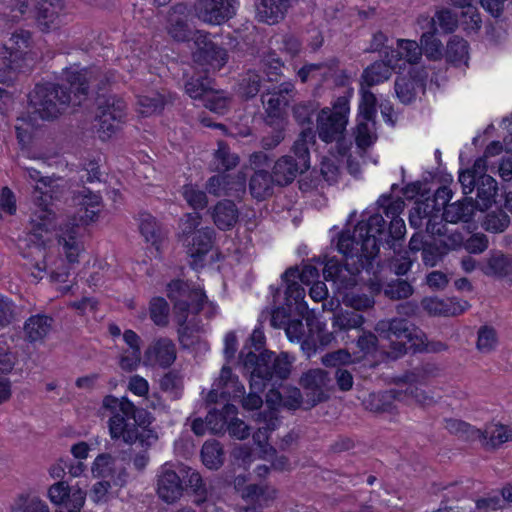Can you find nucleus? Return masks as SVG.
I'll return each mask as SVG.
<instances>
[{"instance_id":"1","label":"nucleus","mask_w":512,"mask_h":512,"mask_svg":"<svg viewBox=\"0 0 512 512\" xmlns=\"http://www.w3.org/2000/svg\"><path fill=\"white\" fill-rule=\"evenodd\" d=\"M63 83L46 82L36 84L29 93V114L42 120H54L62 115L70 104L80 105L93 82V72L66 69Z\"/></svg>"},{"instance_id":"2","label":"nucleus","mask_w":512,"mask_h":512,"mask_svg":"<svg viewBox=\"0 0 512 512\" xmlns=\"http://www.w3.org/2000/svg\"><path fill=\"white\" fill-rule=\"evenodd\" d=\"M376 226H353L337 236L336 247L346 259L344 270L335 284L338 290L350 292L357 285V274L362 270L375 274V259L378 255V238L370 232Z\"/></svg>"},{"instance_id":"3","label":"nucleus","mask_w":512,"mask_h":512,"mask_svg":"<svg viewBox=\"0 0 512 512\" xmlns=\"http://www.w3.org/2000/svg\"><path fill=\"white\" fill-rule=\"evenodd\" d=\"M294 358L287 352L276 354L264 350L259 354L247 347H243L239 353V364L243 372L264 384L271 385L273 391L276 385L287 379L291 373Z\"/></svg>"},{"instance_id":"4","label":"nucleus","mask_w":512,"mask_h":512,"mask_svg":"<svg viewBox=\"0 0 512 512\" xmlns=\"http://www.w3.org/2000/svg\"><path fill=\"white\" fill-rule=\"evenodd\" d=\"M31 34L26 30H17L3 44L0 63V83L11 85L18 74L31 71L37 56L30 50Z\"/></svg>"},{"instance_id":"5","label":"nucleus","mask_w":512,"mask_h":512,"mask_svg":"<svg viewBox=\"0 0 512 512\" xmlns=\"http://www.w3.org/2000/svg\"><path fill=\"white\" fill-rule=\"evenodd\" d=\"M375 331L390 341L388 355L397 359L408 350L416 352L424 344V333L405 318L383 319L377 322Z\"/></svg>"},{"instance_id":"6","label":"nucleus","mask_w":512,"mask_h":512,"mask_svg":"<svg viewBox=\"0 0 512 512\" xmlns=\"http://www.w3.org/2000/svg\"><path fill=\"white\" fill-rule=\"evenodd\" d=\"M250 393L244 397L245 388L239 383L238 378L234 377L232 370L228 366H223L220 377L213 384V389L209 393V400L216 401L218 395L226 399L229 397L241 398L245 409L255 410L262 406L263 400L260 394L267 387L264 382L249 376Z\"/></svg>"},{"instance_id":"7","label":"nucleus","mask_w":512,"mask_h":512,"mask_svg":"<svg viewBox=\"0 0 512 512\" xmlns=\"http://www.w3.org/2000/svg\"><path fill=\"white\" fill-rule=\"evenodd\" d=\"M167 296L173 302L176 323L183 324L189 313L198 314L207 301L205 292L182 280H173L167 286Z\"/></svg>"},{"instance_id":"8","label":"nucleus","mask_w":512,"mask_h":512,"mask_svg":"<svg viewBox=\"0 0 512 512\" xmlns=\"http://www.w3.org/2000/svg\"><path fill=\"white\" fill-rule=\"evenodd\" d=\"M406 226H376L370 232L378 238V249L380 246H387L393 250L394 255L389 262L390 270L396 275H405L412 266V259L409 251H401L403 236Z\"/></svg>"},{"instance_id":"9","label":"nucleus","mask_w":512,"mask_h":512,"mask_svg":"<svg viewBox=\"0 0 512 512\" xmlns=\"http://www.w3.org/2000/svg\"><path fill=\"white\" fill-rule=\"evenodd\" d=\"M426 229L436 236L424 242L421 257L425 266H436L450 250L462 246L463 235L460 232L455 231L448 234L447 226H426Z\"/></svg>"},{"instance_id":"10","label":"nucleus","mask_w":512,"mask_h":512,"mask_svg":"<svg viewBox=\"0 0 512 512\" xmlns=\"http://www.w3.org/2000/svg\"><path fill=\"white\" fill-rule=\"evenodd\" d=\"M348 112L349 102L346 97H338L332 109H322L317 117L319 138L326 143L338 142L346 130Z\"/></svg>"},{"instance_id":"11","label":"nucleus","mask_w":512,"mask_h":512,"mask_svg":"<svg viewBox=\"0 0 512 512\" xmlns=\"http://www.w3.org/2000/svg\"><path fill=\"white\" fill-rule=\"evenodd\" d=\"M405 207V202L400 197L381 195L375 206L366 209L361 214V219L356 224H405L400 217Z\"/></svg>"},{"instance_id":"12","label":"nucleus","mask_w":512,"mask_h":512,"mask_svg":"<svg viewBox=\"0 0 512 512\" xmlns=\"http://www.w3.org/2000/svg\"><path fill=\"white\" fill-rule=\"evenodd\" d=\"M452 190L447 186L439 187L433 197L416 201L409 210V224H419L426 220V224H438L436 220L442 214L443 207L452 199Z\"/></svg>"},{"instance_id":"13","label":"nucleus","mask_w":512,"mask_h":512,"mask_svg":"<svg viewBox=\"0 0 512 512\" xmlns=\"http://www.w3.org/2000/svg\"><path fill=\"white\" fill-rule=\"evenodd\" d=\"M187 226L181 236V241L187 247V253L193 258L192 266L202 268L204 266L203 257L212 249L215 232L210 226L201 227Z\"/></svg>"},{"instance_id":"14","label":"nucleus","mask_w":512,"mask_h":512,"mask_svg":"<svg viewBox=\"0 0 512 512\" xmlns=\"http://www.w3.org/2000/svg\"><path fill=\"white\" fill-rule=\"evenodd\" d=\"M238 0H195V16L208 25H222L236 15Z\"/></svg>"},{"instance_id":"15","label":"nucleus","mask_w":512,"mask_h":512,"mask_svg":"<svg viewBox=\"0 0 512 512\" xmlns=\"http://www.w3.org/2000/svg\"><path fill=\"white\" fill-rule=\"evenodd\" d=\"M193 42L196 50L193 52V60L200 65H209L220 69L228 61L226 49L214 43L209 33L201 30L195 31Z\"/></svg>"},{"instance_id":"16","label":"nucleus","mask_w":512,"mask_h":512,"mask_svg":"<svg viewBox=\"0 0 512 512\" xmlns=\"http://www.w3.org/2000/svg\"><path fill=\"white\" fill-rule=\"evenodd\" d=\"M57 239L70 265L79 263V256L85 251L90 234L86 226H60Z\"/></svg>"},{"instance_id":"17","label":"nucleus","mask_w":512,"mask_h":512,"mask_svg":"<svg viewBox=\"0 0 512 512\" xmlns=\"http://www.w3.org/2000/svg\"><path fill=\"white\" fill-rule=\"evenodd\" d=\"M126 115L125 101L116 96L109 95L98 100L99 130L110 135L118 128V124Z\"/></svg>"},{"instance_id":"18","label":"nucleus","mask_w":512,"mask_h":512,"mask_svg":"<svg viewBox=\"0 0 512 512\" xmlns=\"http://www.w3.org/2000/svg\"><path fill=\"white\" fill-rule=\"evenodd\" d=\"M91 471L94 477L111 481L116 487H123L129 476L126 467L118 464L117 459L109 453L99 454Z\"/></svg>"},{"instance_id":"19","label":"nucleus","mask_w":512,"mask_h":512,"mask_svg":"<svg viewBox=\"0 0 512 512\" xmlns=\"http://www.w3.org/2000/svg\"><path fill=\"white\" fill-rule=\"evenodd\" d=\"M300 384L307 392L310 406L313 407L327 399L325 390L332 387V378L329 371L322 369H311L304 373Z\"/></svg>"},{"instance_id":"20","label":"nucleus","mask_w":512,"mask_h":512,"mask_svg":"<svg viewBox=\"0 0 512 512\" xmlns=\"http://www.w3.org/2000/svg\"><path fill=\"white\" fill-rule=\"evenodd\" d=\"M74 203L79 206L75 220L82 224L104 220L102 217V197L88 188H84L75 194Z\"/></svg>"},{"instance_id":"21","label":"nucleus","mask_w":512,"mask_h":512,"mask_svg":"<svg viewBox=\"0 0 512 512\" xmlns=\"http://www.w3.org/2000/svg\"><path fill=\"white\" fill-rule=\"evenodd\" d=\"M184 492V484L180 475V467L172 470L164 466L157 481L158 496L167 503L177 501Z\"/></svg>"},{"instance_id":"22","label":"nucleus","mask_w":512,"mask_h":512,"mask_svg":"<svg viewBox=\"0 0 512 512\" xmlns=\"http://www.w3.org/2000/svg\"><path fill=\"white\" fill-rule=\"evenodd\" d=\"M63 0H42L37 7V25L43 32L60 26L63 18Z\"/></svg>"},{"instance_id":"23","label":"nucleus","mask_w":512,"mask_h":512,"mask_svg":"<svg viewBox=\"0 0 512 512\" xmlns=\"http://www.w3.org/2000/svg\"><path fill=\"white\" fill-rule=\"evenodd\" d=\"M176 359V347L169 338H159L145 351V362L150 365L158 364L163 368L171 366Z\"/></svg>"},{"instance_id":"24","label":"nucleus","mask_w":512,"mask_h":512,"mask_svg":"<svg viewBox=\"0 0 512 512\" xmlns=\"http://www.w3.org/2000/svg\"><path fill=\"white\" fill-rule=\"evenodd\" d=\"M441 216L446 223L457 224L458 222L469 223L476 211H479V205L472 197H465L452 204H446L442 209Z\"/></svg>"},{"instance_id":"25","label":"nucleus","mask_w":512,"mask_h":512,"mask_svg":"<svg viewBox=\"0 0 512 512\" xmlns=\"http://www.w3.org/2000/svg\"><path fill=\"white\" fill-rule=\"evenodd\" d=\"M305 171L307 170L295 162V157L292 155L281 156L272 167L276 185L282 187L291 184L299 174Z\"/></svg>"},{"instance_id":"26","label":"nucleus","mask_w":512,"mask_h":512,"mask_svg":"<svg viewBox=\"0 0 512 512\" xmlns=\"http://www.w3.org/2000/svg\"><path fill=\"white\" fill-rule=\"evenodd\" d=\"M256 16L260 22L273 25L284 19L289 0H255Z\"/></svg>"},{"instance_id":"27","label":"nucleus","mask_w":512,"mask_h":512,"mask_svg":"<svg viewBox=\"0 0 512 512\" xmlns=\"http://www.w3.org/2000/svg\"><path fill=\"white\" fill-rule=\"evenodd\" d=\"M479 269L488 277L512 279V257L494 252L479 264Z\"/></svg>"},{"instance_id":"28","label":"nucleus","mask_w":512,"mask_h":512,"mask_svg":"<svg viewBox=\"0 0 512 512\" xmlns=\"http://www.w3.org/2000/svg\"><path fill=\"white\" fill-rule=\"evenodd\" d=\"M370 288L373 293H383L386 298L393 301L408 299L414 293L411 283L400 278L392 279L386 283L373 282Z\"/></svg>"},{"instance_id":"29","label":"nucleus","mask_w":512,"mask_h":512,"mask_svg":"<svg viewBox=\"0 0 512 512\" xmlns=\"http://www.w3.org/2000/svg\"><path fill=\"white\" fill-rule=\"evenodd\" d=\"M480 434L476 436V440H479L487 450L497 449L502 444L512 441V429L502 424L486 425L484 430H480Z\"/></svg>"},{"instance_id":"30","label":"nucleus","mask_w":512,"mask_h":512,"mask_svg":"<svg viewBox=\"0 0 512 512\" xmlns=\"http://www.w3.org/2000/svg\"><path fill=\"white\" fill-rule=\"evenodd\" d=\"M53 318L43 314L30 316L24 323V339L29 343L42 341L50 332Z\"/></svg>"},{"instance_id":"31","label":"nucleus","mask_w":512,"mask_h":512,"mask_svg":"<svg viewBox=\"0 0 512 512\" xmlns=\"http://www.w3.org/2000/svg\"><path fill=\"white\" fill-rule=\"evenodd\" d=\"M395 401H405V393L402 389H390L370 394L368 408L378 413H391L395 409Z\"/></svg>"},{"instance_id":"32","label":"nucleus","mask_w":512,"mask_h":512,"mask_svg":"<svg viewBox=\"0 0 512 512\" xmlns=\"http://www.w3.org/2000/svg\"><path fill=\"white\" fill-rule=\"evenodd\" d=\"M423 20L429 26V30L424 32L420 39L422 54H424L429 60H439L443 56V46L441 41L435 37L437 31L435 26V19L423 17Z\"/></svg>"},{"instance_id":"33","label":"nucleus","mask_w":512,"mask_h":512,"mask_svg":"<svg viewBox=\"0 0 512 512\" xmlns=\"http://www.w3.org/2000/svg\"><path fill=\"white\" fill-rule=\"evenodd\" d=\"M180 475L185 489H191L195 495L194 503L202 505L207 499V488L199 472L188 466H180Z\"/></svg>"},{"instance_id":"34","label":"nucleus","mask_w":512,"mask_h":512,"mask_svg":"<svg viewBox=\"0 0 512 512\" xmlns=\"http://www.w3.org/2000/svg\"><path fill=\"white\" fill-rule=\"evenodd\" d=\"M274 185H276V182L273 173L265 169L256 170L249 182L251 195L258 200L271 196Z\"/></svg>"},{"instance_id":"35","label":"nucleus","mask_w":512,"mask_h":512,"mask_svg":"<svg viewBox=\"0 0 512 512\" xmlns=\"http://www.w3.org/2000/svg\"><path fill=\"white\" fill-rule=\"evenodd\" d=\"M476 189L478 200L475 202L479 205V211L485 212L495 202V196L498 191L497 182L490 175L483 173L477 179Z\"/></svg>"},{"instance_id":"36","label":"nucleus","mask_w":512,"mask_h":512,"mask_svg":"<svg viewBox=\"0 0 512 512\" xmlns=\"http://www.w3.org/2000/svg\"><path fill=\"white\" fill-rule=\"evenodd\" d=\"M51 196L41 191L36 186L33 192V201L36 206L32 219V224H44L45 222H52L55 220V212L50 203Z\"/></svg>"},{"instance_id":"37","label":"nucleus","mask_w":512,"mask_h":512,"mask_svg":"<svg viewBox=\"0 0 512 512\" xmlns=\"http://www.w3.org/2000/svg\"><path fill=\"white\" fill-rule=\"evenodd\" d=\"M418 89H424V83L420 78L411 74L396 78L395 92L402 103H411L415 99Z\"/></svg>"},{"instance_id":"38","label":"nucleus","mask_w":512,"mask_h":512,"mask_svg":"<svg viewBox=\"0 0 512 512\" xmlns=\"http://www.w3.org/2000/svg\"><path fill=\"white\" fill-rule=\"evenodd\" d=\"M392 72L389 64L382 61H375L366 67L361 75L360 86L371 88L387 81Z\"/></svg>"},{"instance_id":"39","label":"nucleus","mask_w":512,"mask_h":512,"mask_svg":"<svg viewBox=\"0 0 512 512\" xmlns=\"http://www.w3.org/2000/svg\"><path fill=\"white\" fill-rule=\"evenodd\" d=\"M277 496V490L269 485L249 484L242 491V498L246 502L259 503L267 506Z\"/></svg>"},{"instance_id":"40","label":"nucleus","mask_w":512,"mask_h":512,"mask_svg":"<svg viewBox=\"0 0 512 512\" xmlns=\"http://www.w3.org/2000/svg\"><path fill=\"white\" fill-rule=\"evenodd\" d=\"M315 132L312 128L304 129L292 147L295 162L308 170L310 168V152L308 145L314 143Z\"/></svg>"},{"instance_id":"41","label":"nucleus","mask_w":512,"mask_h":512,"mask_svg":"<svg viewBox=\"0 0 512 512\" xmlns=\"http://www.w3.org/2000/svg\"><path fill=\"white\" fill-rule=\"evenodd\" d=\"M262 103L267 114L265 123H272V121L279 123V121H285L283 111L288 105L284 97H280L275 90L268 91L262 95Z\"/></svg>"},{"instance_id":"42","label":"nucleus","mask_w":512,"mask_h":512,"mask_svg":"<svg viewBox=\"0 0 512 512\" xmlns=\"http://www.w3.org/2000/svg\"><path fill=\"white\" fill-rule=\"evenodd\" d=\"M468 42L459 36H453L446 49V60L452 63L454 66L465 65L467 66L469 53H468Z\"/></svg>"},{"instance_id":"43","label":"nucleus","mask_w":512,"mask_h":512,"mask_svg":"<svg viewBox=\"0 0 512 512\" xmlns=\"http://www.w3.org/2000/svg\"><path fill=\"white\" fill-rule=\"evenodd\" d=\"M364 323L362 314L353 310H340L333 315V328L339 333L350 329H358Z\"/></svg>"},{"instance_id":"44","label":"nucleus","mask_w":512,"mask_h":512,"mask_svg":"<svg viewBox=\"0 0 512 512\" xmlns=\"http://www.w3.org/2000/svg\"><path fill=\"white\" fill-rule=\"evenodd\" d=\"M165 104V96L156 91L139 95L137 100L138 110L143 116H150L161 112Z\"/></svg>"},{"instance_id":"45","label":"nucleus","mask_w":512,"mask_h":512,"mask_svg":"<svg viewBox=\"0 0 512 512\" xmlns=\"http://www.w3.org/2000/svg\"><path fill=\"white\" fill-rule=\"evenodd\" d=\"M377 140L376 121L360 119L355 131V141L359 148L366 149Z\"/></svg>"},{"instance_id":"46","label":"nucleus","mask_w":512,"mask_h":512,"mask_svg":"<svg viewBox=\"0 0 512 512\" xmlns=\"http://www.w3.org/2000/svg\"><path fill=\"white\" fill-rule=\"evenodd\" d=\"M203 464L211 470L219 469L223 463V449L219 442H205L201 449Z\"/></svg>"},{"instance_id":"47","label":"nucleus","mask_w":512,"mask_h":512,"mask_svg":"<svg viewBox=\"0 0 512 512\" xmlns=\"http://www.w3.org/2000/svg\"><path fill=\"white\" fill-rule=\"evenodd\" d=\"M260 68L267 76L268 81L273 82L278 81L285 66L282 59L274 51H269L262 55Z\"/></svg>"},{"instance_id":"48","label":"nucleus","mask_w":512,"mask_h":512,"mask_svg":"<svg viewBox=\"0 0 512 512\" xmlns=\"http://www.w3.org/2000/svg\"><path fill=\"white\" fill-rule=\"evenodd\" d=\"M238 216V209L231 200L219 201L212 211L215 224H233L238 220Z\"/></svg>"},{"instance_id":"49","label":"nucleus","mask_w":512,"mask_h":512,"mask_svg":"<svg viewBox=\"0 0 512 512\" xmlns=\"http://www.w3.org/2000/svg\"><path fill=\"white\" fill-rule=\"evenodd\" d=\"M212 88V80L206 75H193L185 83L186 93L194 100L202 102L206 92Z\"/></svg>"},{"instance_id":"50","label":"nucleus","mask_w":512,"mask_h":512,"mask_svg":"<svg viewBox=\"0 0 512 512\" xmlns=\"http://www.w3.org/2000/svg\"><path fill=\"white\" fill-rule=\"evenodd\" d=\"M473 486L470 479L449 482L445 485L439 484L437 491L443 492V501L449 502L459 500L464 497Z\"/></svg>"},{"instance_id":"51","label":"nucleus","mask_w":512,"mask_h":512,"mask_svg":"<svg viewBox=\"0 0 512 512\" xmlns=\"http://www.w3.org/2000/svg\"><path fill=\"white\" fill-rule=\"evenodd\" d=\"M271 131L264 135L260 140L263 150L270 151L275 149L285 138V121L266 123Z\"/></svg>"},{"instance_id":"52","label":"nucleus","mask_w":512,"mask_h":512,"mask_svg":"<svg viewBox=\"0 0 512 512\" xmlns=\"http://www.w3.org/2000/svg\"><path fill=\"white\" fill-rule=\"evenodd\" d=\"M201 103L212 112L224 114L228 109L230 98L223 91L215 90L212 87L210 91L206 92V96Z\"/></svg>"},{"instance_id":"53","label":"nucleus","mask_w":512,"mask_h":512,"mask_svg":"<svg viewBox=\"0 0 512 512\" xmlns=\"http://www.w3.org/2000/svg\"><path fill=\"white\" fill-rule=\"evenodd\" d=\"M361 100L359 103V117L364 120H375L377 113V99L370 88L360 87Z\"/></svg>"},{"instance_id":"54","label":"nucleus","mask_w":512,"mask_h":512,"mask_svg":"<svg viewBox=\"0 0 512 512\" xmlns=\"http://www.w3.org/2000/svg\"><path fill=\"white\" fill-rule=\"evenodd\" d=\"M168 33L178 42L193 41L195 36V31L189 28L186 20L174 16H171L169 19Z\"/></svg>"},{"instance_id":"55","label":"nucleus","mask_w":512,"mask_h":512,"mask_svg":"<svg viewBox=\"0 0 512 512\" xmlns=\"http://www.w3.org/2000/svg\"><path fill=\"white\" fill-rule=\"evenodd\" d=\"M483 169L484 161L482 159H478L471 170H466L460 173L459 182L461 184L463 194L469 195L473 192L474 188H477V179L483 174Z\"/></svg>"},{"instance_id":"56","label":"nucleus","mask_w":512,"mask_h":512,"mask_svg":"<svg viewBox=\"0 0 512 512\" xmlns=\"http://www.w3.org/2000/svg\"><path fill=\"white\" fill-rule=\"evenodd\" d=\"M445 428L451 433L465 440L474 441L476 436H480V429H476L470 424L459 419H446Z\"/></svg>"},{"instance_id":"57","label":"nucleus","mask_w":512,"mask_h":512,"mask_svg":"<svg viewBox=\"0 0 512 512\" xmlns=\"http://www.w3.org/2000/svg\"><path fill=\"white\" fill-rule=\"evenodd\" d=\"M215 159L218 162L216 169L230 170L235 168L239 163V157L230 151L228 145L222 141L218 142V149L215 152Z\"/></svg>"},{"instance_id":"58","label":"nucleus","mask_w":512,"mask_h":512,"mask_svg":"<svg viewBox=\"0 0 512 512\" xmlns=\"http://www.w3.org/2000/svg\"><path fill=\"white\" fill-rule=\"evenodd\" d=\"M169 305L162 297H155L150 301V318L157 326L168 324Z\"/></svg>"},{"instance_id":"59","label":"nucleus","mask_w":512,"mask_h":512,"mask_svg":"<svg viewBox=\"0 0 512 512\" xmlns=\"http://www.w3.org/2000/svg\"><path fill=\"white\" fill-rule=\"evenodd\" d=\"M342 301L345 306L349 307V310H353L358 313L360 311L367 310L374 305L373 298L366 294H357L352 291L344 292Z\"/></svg>"},{"instance_id":"60","label":"nucleus","mask_w":512,"mask_h":512,"mask_svg":"<svg viewBox=\"0 0 512 512\" xmlns=\"http://www.w3.org/2000/svg\"><path fill=\"white\" fill-rule=\"evenodd\" d=\"M126 416L120 413L114 414L109 420V432L112 439L117 440L122 438L127 443L126 434L132 433L133 428H128L126 423Z\"/></svg>"},{"instance_id":"61","label":"nucleus","mask_w":512,"mask_h":512,"mask_svg":"<svg viewBox=\"0 0 512 512\" xmlns=\"http://www.w3.org/2000/svg\"><path fill=\"white\" fill-rule=\"evenodd\" d=\"M103 407L109 410L113 415L116 413L126 415L134 411V404L126 397L118 399L113 395H107L104 397Z\"/></svg>"},{"instance_id":"62","label":"nucleus","mask_w":512,"mask_h":512,"mask_svg":"<svg viewBox=\"0 0 512 512\" xmlns=\"http://www.w3.org/2000/svg\"><path fill=\"white\" fill-rule=\"evenodd\" d=\"M127 444L139 442L142 447H150L158 439L157 433L147 427L142 428L140 431L138 428L133 427V432L126 434Z\"/></svg>"},{"instance_id":"63","label":"nucleus","mask_w":512,"mask_h":512,"mask_svg":"<svg viewBox=\"0 0 512 512\" xmlns=\"http://www.w3.org/2000/svg\"><path fill=\"white\" fill-rule=\"evenodd\" d=\"M47 226H33L24 238L27 246H34L37 249L45 248L50 242Z\"/></svg>"},{"instance_id":"64","label":"nucleus","mask_w":512,"mask_h":512,"mask_svg":"<svg viewBox=\"0 0 512 512\" xmlns=\"http://www.w3.org/2000/svg\"><path fill=\"white\" fill-rule=\"evenodd\" d=\"M497 343L496 332L493 328L483 326L478 331L477 348L482 353L491 352Z\"/></svg>"}]
</instances>
